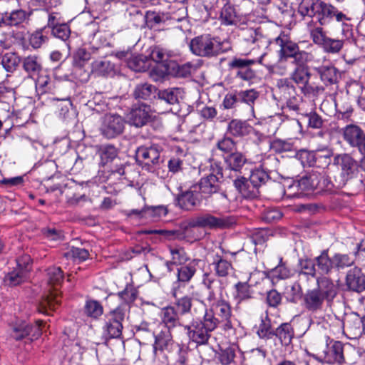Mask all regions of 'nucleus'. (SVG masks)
I'll use <instances>...</instances> for the list:
<instances>
[{
  "label": "nucleus",
  "mask_w": 365,
  "mask_h": 365,
  "mask_svg": "<svg viewBox=\"0 0 365 365\" xmlns=\"http://www.w3.org/2000/svg\"><path fill=\"white\" fill-rule=\"evenodd\" d=\"M48 82V78L47 76H40L39 74L38 76H35V78L27 79V84L34 85L36 89L40 91L41 93L46 92V87Z\"/></svg>",
  "instance_id": "obj_62"
},
{
  "label": "nucleus",
  "mask_w": 365,
  "mask_h": 365,
  "mask_svg": "<svg viewBox=\"0 0 365 365\" xmlns=\"http://www.w3.org/2000/svg\"><path fill=\"white\" fill-rule=\"evenodd\" d=\"M150 107L144 103L133 106L128 114L129 123L135 127L143 126L150 120Z\"/></svg>",
  "instance_id": "obj_14"
},
{
  "label": "nucleus",
  "mask_w": 365,
  "mask_h": 365,
  "mask_svg": "<svg viewBox=\"0 0 365 365\" xmlns=\"http://www.w3.org/2000/svg\"><path fill=\"white\" fill-rule=\"evenodd\" d=\"M311 73L307 66L296 67L290 75V81H294L305 96H317L324 91L321 86L309 83Z\"/></svg>",
  "instance_id": "obj_6"
},
{
  "label": "nucleus",
  "mask_w": 365,
  "mask_h": 365,
  "mask_svg": "<svg viewBox=\"0 0 365 365\" xmlns=\"http://www.w3.org/2000/svg\"><path fill=\"white\" fill-rule=\"evenodd\" d=\"M235 187L245 198H250L257 196V188L251 184V180L243 177L234 181Z\"/></svg>",
  "instance_id": "obj_27"
},
{
  "label": "nucleus",
  "mask_w": 365,
  "mask_h": 365,
  "mask_svg": "<svg viewBox=\"0 0 365 365\" xmlns=\"http://www.w3.org/2000/svg\"><path fill=\"white\" fill-rule=\"evenodd\" d=\"M312 58L311 53L299 50L292 58H293V63L296 65V67H299L305 66V64L311 61Z\"/></svg>",
  "instance_id": "obj_63"
},
{
  "label": "nucleus",
  "mask_w": 365,
  "mask_h": 365,
  "mask_svg": "<svg viewBox=\"0 0 365 365\" xmlns=\"http://www.w3.org/2000/svg\"><path fill=\"white\" fill-rule=\"evenodd\" d=\"M344 39H334L329 37L325 40L322 47L324 50L330 53H337L343 48Z\"/></svg>",
  "instance_id": "obj_48"
},
{
  "label": "nucleus",
  "mask_w": 365,
  "mask_h": 365,
  "mask_svg": "<svg viewBox=\"0 0 365 365\" xmlns=\"http://www.w3.org/2000/svg\"><path fill=\"white\" fill-rule=\"evenodd\" d=\"M91 58V53L84 48H80L73 55V64L82 67Z\"/></svg>",
  "instance_id": "obj_55"
},
{
  "label": "nucleus",
  "mask_w": 365,
  "mask_h": 365,
  "mask_svg": "<svg viewBox=\"0 0 365 365\" xmlns=\"http://www.w3.org/2000/svg\"><path fill=\"white\" fill-rule=\"evenodd\" d=\"M41 321H37L34 325H27L24 327V339L27 338L29 341L38 339L41 334Z\"/></svg>",
  "instance_id": "obj_51"
},
{
  "label": "nucleus",
  "mask_w": 365,
  "mask_h": 365,
  "mask_svg": "<svg viewBox=\"0 0 365 365\" xmlns=\"http://www.w3.org/2000/svg\"><path fill=\"white\" fill-rule=\"evenodd\" d=\"M277 86L280 93L281 100L289 99L296 95V88L288 78L278 80Z\"/></svg>",
  "instance_id": "obj_33"
},
{
  "label": "nucleus",
  "mask_w": 365,
  "mask_h": 365,
  "mask_svg": "<svg viewBox=\"0 0 365 365\" xmlns=\"http://www.w3.org/2000/svg\"><path fill=\"white\" fill-rule=\"evenodd\" d=\"M227 129L234 136H244L249 134L252 128L245 121L234 119L229 123Z\"/></svg>",
  "instance_id": "obj_31"
},
{
  "label": "nucleus",
  "mask_w": 365,
  "mask_h": 365,
  "mask_svg": "<svg viewBox=\"0 0 365 365\" xmlns=\"http://www.w3.org/2000/svg\"><path fill=\"white\" fill-rule=\"evenodd\" d=\"M196 272L195 265L187 264L181 266L178 269V283L186 284L189 282Z\"/></svg>",
  "instance_id": "obj_39"
},
{
  "label": "nucleus",
  "mask_w": 365,
  "mask_h": 365,
  "mask_svg": "<svg viewBox=\"0 0 365 365\" xmlns=\"http://www.w3.org/2000/svg\"><path fill=\"white\" fill-rule=\"evenodd\" d=\"M240 101L246 103L248 105L254 103L255 101L258 98V93L253 89L240 91L237 93Z\"/></svg>",
  "instance_id": "obj_64"
},
{
  "label": "nucleus",
  "mask_w": 365,
  "mask_h": 365,
  "mask_svg": "<svg viewBox=\"0 0 365 365\" xmlns=\"http://www.w3.org/2000/svg\"><path fill=\"white\" fill-rule=\"evenodd\" d=\"M236 289L235 299L238 302L250 299L252 297V291L247 282H238L235 286Z\"/></svg>",
  "instance_id": "obj_44"
},
{
  "label": "nucleus",
  "mask_w": 365,
  "mask_h": 365,
  "mask_svg": "<svg viewBox=\"0 0 365 365\" xmlns=\"http://www.w3.org/2000/svg\"><path fill=\"white\" fill-rule=\"evenodd\" d=\"M138 292L132 287H126L125 289L118 293V296L123 301L120 306H125L128 311V304L132 303L137 298Z\"/></svg>",
  "instance_id": "obj_50"
},
{
  "label": "nucleus",
  "mask_w": 365,
  "mask_h": 365,
  "mask_svg": "<svg viewBox=\"0 0 365 365\" xmlns=\"http://www.w3.org/2000/svg\"><path fill=\"white\" fill-rule=\"evenodd\" d=\"M24 71L29 74L28 79L35 78L41 71V66L36 56H28L24 59Z\"/></svg>",
  "instance_id": "obj_42"
},
{
  "label": "nucleus",
  "mask_w": 365,
  "mask_h": 365,
  "mask_svg": "<svg viewBox=\"0 0 365 365\" xmlns=\"http://www.w3.org/2000/svg\"><path fill=\"white\" fill-rule=\"evenodd\" d=\"M61 296L56 289L50 291L49 294L40 302L38 310L39 312L50 314L49 312H55L61 306Z\"/></svg>",
  "instance_id": "obj_20"
},
{
  "label": "nucleus",
  "mask_w": 365,
  "mask_h": 365,
  "mask_svg": "<svg viewBox=\"0 0 365 365\" xmlns=\"http://www.w3.org/2000/svg\"><path fill=\"white\" fill-rule=\"evenodd\" d=\"M22 280V271L21 269H19L8 273L4 277V282L6 285L12 287L19 284Z\"/></svg>",
  "instance_id": "obj_56"
},
{
  "label": "nucleus",
  "mask_w": 365,
  "mask_h": 365,
  "mask_svg": "<svg viewBox=\"0 0 365 365\" xmlns=\"http://www.w3.org/2000/svg\"><path fill=\"white\" fill-rule=\"evenodd\" d=\"M220 323H222V322L217 319L213 312L210 309L206 310L202 324L210 333L215 330Z\"/></svg>",
  "instance_id": "obj_49"
},
{
  "label": "nucleus",
  "mask_w": 365,
  "mask_h": 365,
  "mask_svg": "<svg viewBox=\"0 0 365 365\" xmlns=\"http://www.w3.org/2000/svg\"><path fill=\"white\" fill-rule=\"evenodd\" d=\"M48 281L50 284L58 285L63 279V272L60 267H53L47 269Z\"/></svg>",
  "instance_id": "obj_53"
},
{
  "label": "nucleus",
  "mask_w": 365,
  "mask_h": 365,
  "mask_svg": "<svg viewBox=\"0 0 365 365\" xmlns=\"http://www.w3.org/2000/svg\"><path fill=\"white\" fill-rule=\"evenodd\" d=\"M153 61L158 63H169V58L172 56L171 52L164 50L160 47L154 48L150 54Z\"/></svg>",
  "instance_id": "obj_47"
},
{
  "label": "nucleus",
  "mask_w": 365,
  "mask_h": 365,
  "mask_svg": "<svg viewBox=\"0 0 365 365\" xmlns=\"http://www.w3.org/2000/svg\"><path fill=\"white\" fill-rule=\"evenodd\" d=\"M355 261L354 256L350 254L336 253L333 256L334 268L336 269H343L346 267H351Z\"/></svg>",
  "instance_id": "obj_38"
},
{
  "label": "nucleus",
  "mask_w": 365,
  "mask_h": 365,
  "mask_svg": "<svg viewBox=\"0 0 365 365\" xmlns=\"http://www.w3.org/2000/svg\"><path fill=\"white\" fill-rule=\"evenodd\" d=\"M216 274L220 277H227L233 269L230 262L217 255L212 263Z\"/></svg>",
  "instance_id": "obj_36"
},
{
  "label": "nucleus",
  "mask_w": 365,
  "mask_h": 365,
  "mask_svg": "<svg viewBox=\"0 0 365 365\" xmlns=\"http://www.w3.org/2000/svg\"><path fill=\"white\" fill-rule=\"evenodd\" d=\"M322 81L327 85L336 83L338 79L337 69L331 66H323L317 68Z\"/></svg>",
  "instance_id": "obj_34"
},
{
  "label": "nucleus",
  "mask_w": 365,
  "mask_h": 365,
  "mask_svg": "<svg viewBox=\"0 0 365 365\" xmlns=\"http://www.w3.org/2000/svg\"><path fill=\"white\" fill-rule=\"evenodd\" d=\"M138 162L146 165H156L160 163V153L157 147H140L135 153Z\"/></svg>",
  "instance_id": "obj_15"
},
{
  "label": "nucleus",
  "mask_w": 365,
  "mask_h": 365,
  "mask_svg": "<svg viewBox=\"0 0 365 365\" xmlns=\"http://www.w3.org/2000/svg\"><path fill=\"white\" fill-rule=\"evenodd\" d=\"M317 288L322 296L327 299V302H330L336 297L337 294V287L334 284L332 280L327 277L318 278L317 279Z\"/></svg>",
  "instance_id": "obj_24"
},
{
  "label": "nucleus",
  "mask_w": 365,
  "mask_h": 365,
  "mask_svg": "<svg viewBox=\"0 0 365 365\" xmlns=\"http://www.w3.org/2000/svg\"><path fill=\"white\" fill-rule=\"evenodd\" d=\"M175 346L170 330L165 329L155 336L153 350L155 355L164 351H170Z\"/></svg>",
  "instance_id": "obj_22"
},
{
  "label": "nucleus",
  "mask_w": 365,
  "mask_h": 365,
  "mask_svg": "<svg viewBox=\"0 0 365 365\" xmlns=\"http://www.w3.org/2000/svg\"><path fill=\"white\" fill-rule=\"evenodd\" d=\"M170 254L174 264H184L189 259L185 250L182 247L170 249Z\"/></svg>",
  "instance_id": "obj_59"
},
{
  "label": "nucleus",
  "mask_w": 365,
  "mask_h": 365,
  "mask_svg": "<svg viewBox=\"0 0 365 365\" xmlns=\"http://www.w3.org/2000/svg\"><path fill=\"white\" fill-rule=\"evenodd\" d=\"M71 31L66 24H61L52 29V34L63 41H66L70 36Z\"/></svg>",
  "instance_id": "obj_60"
},
{
  "label": "nucleus",
  "mask_w": 365,
  "mask_h": 365,
  "mask_svg": "<svg viewBox=\"0 0 365 365\" xmlns=\"http://www.w3.org/2000/svg\"><path fill=\"white\" fill-rule=\"evenodd\" d=\"M235 223L232 217H215L210 214H204L190 219L186 227V231L196 227H209L210 229H225Z\"/></svg>",
  "instance_id": "obj_3"
},
{
  "label": "nucleus",
  "mask_w": 365,
  "mask_h": 365,
  "mask_svg": "<svg viewBox=\"0 0 365 365\" xmlns=\"http://www.w3.org/2000/svg\"><path fill=\"white\" fill-rule=\"evenodd\" d=\"M250 180H251V184H253L258 188L261 185L264 184L269 180V175L263 170L256 169L252 172Z\"/></svg>",
  "instance_id": "obj_52"
},
{
  "label": "nucleus",
  "mask_w": 365,
  "mask_h": 365,
  "mask_svg": "<svg viewBox=\"0 0 365 365\" xmlns=\"http://www.w3.org/2000/svg\"><path fill=\"white\" fill-rule=\"evenodd\" d=\"M210 310L214 313L219 320L224 323L225 327L230 328L232 327L230 318L232 317V310L230 303L220 296L213 301L207 302Z\"/></svg>",
  "instance_id": "obj_12"
},
{
  "label": "nucleus",
  "mask_w": 365,
  "mask_h": 365,
  "mask_svg": "<svg viewBox=\"0 0 365 365\" xmlns=\"http://www.w3.org/2000/svg\"><path fill=\"white\" fill-rule=\"evenodd\" d=\"M85 312L87 316L96 319L103 312L102 305L96 300H88L85 304Z\"/></svg>",
  "instance_id": "obj_46"
},
{
  "label": "nucleus",
  "mask_w": 365,
  "mask_h": 365,
  "mask_svg": "<svg viewBox=\"0 0 365 365\" xmlns=\"http://www.w3.org/2000/svg\"><path fill=\"white\" fill-rule=\"evenodd\" d=\"M125 120L118 114L108 113L101 118L100 132L108 139L114 138L123 133Z\"/></svg>",
  "instance_id": "obj_7"
},
{
  "label": "nucleus",
  "mask_w": 365,
  "mask_h": 365,
  "mask_svg": "<svg viewBox=\"0 0 365 365\" xmlns=\"http://www.w3.org/2000/svg\"><path fill=\"white\" fill-rule=\"evenodd\" d=\"M275 43L279 47L278 56H281L286 60L289 58H292L299 50L298 45L289 41L285 35L279 36L276 38Z\"/></svg>",
  "instance_id": "obj_21"
},
{
  "label": "nucleus",
  "mask_w": 365,
  "mask_h": 365,
  "mask_svg": "<svg viewBox=\"0 0 365 365\" xmlns=\"http://www.w3.org/2000/svg\"><path fill=\"white\" fill-rule=\"evenodd\" d=\"M271 148L277 153L291 151L294 149V145L289 140L276 139L271 144Z\"/></svg>",
  "instance_id": "obj_57"
},
{
  "label": "nucleus",
  "mask_w": 365,
  "mask_h": 365,
  "mask_svg": "<svg viewBox=\"0 0 365 365\" xmlns=\"http://www.w3.org/2000/svg\"><path fill=\"white\" fill-rule=\"evenodd\" d=\"M315 259L316 265L317 266V270L322 274H326L331 272L334 268L333 261V257L329 258L327 251H323L321 255Z\"/></svg>",
  "instance_id": "obj_35"
},
{
  "label": "nucleus",
  "mask_w": 365,
  "mask_h": 365,
  "mask_svg": "<svg viewBox=\"0 0 365 365\" xmlns=\"http://www.w3.org/2000/svg\"><path fill=\"white\" fill-rule=\"evenodd\" d=\"M324 302H327V299L316 289L308 290L304 296V305L307 310L312 312L321 311Z\"/></svg>",
  "instance_id": "obj_19"
},
{
  "label": "nucleus",
  "mask_w": 365,
  "mask_h": 365,
  "mask_svg": "<svg viewBox=\"0 0 365 365\" xmlns=\"http://www.w3.org/2000/svg\"><path fill=\"white\" fill-rule=\"evenodd\" d=\"M264 56L265 54H262L259 60V62L261 64H264L268 69V71L274 74H278L280 76H284L286 74L287 71V68L286 66L287 61L285 58L279 56V59L276 63L269 64L264 63Z\"/></svg>",
  "instance_id": "obj_37"
},
{
  "label": "nucleus",
  "mask_w": 365,
  "mask_h": 365,
  "mask_svg": "<svg viewBox=\"0 0 365 365\" xmlns=\"http://www.w3.org/2000/svg\"><path fill=\"white\" fill-rule=\"evenodd\" d=\"M225 162L230 170L239 173L245 165L251 163L250 160L244 153L236 150L226 157Z\"/></svg>",
  "instance_id": "obj_25"
},
{
  "label": "nucleus",
  "mask_w": 365,
  "mask_h": 365,
  "mask_svg": "<svg viewBox=\"0 0 365 365\" xmlns=\"http://www.w3.org/2000/svg\"><path fill=\"white\" fill-rule=\"evenodd\" d=\"M346 285L349 289L359 293L365 290V275L361 269L354 267L348 271L346 276Z\"/></svg>",
  "instance_id": "obj_17"
},
{
  "label": "nucleus",
  "mask_w": 365,
  "mask_h": 365,
  "mask_svg": "<svg viewBox=\"0 0 365 365\" xmlns=\"http://www.w3.org/2000/svg\"><path fill=\"white\" fill-rule=\"evenodd\" d=\"M192 299L188 296H184L176 300L175 304L181 315L185 314L190 311Z\"/></svg>",
  "instance_id": "obj_58"
},
{
  "label": "nucleus",
  "mask_w": 365,
  "mask_h": 365,
  "mask_svg": "<svg viewBox=\"0 0 365 365\" xmlns=\"http://www.w3.org/2000/svg\"><path fill=\"white\" fill-rule=\"evenodd\" d=\"M196 185L198 187L199 192L206 195L216 193L220 187L219 178L214 174H210L202 178Z\"/></svg>",
  "instance_id": "obj_26"
},
{
  "label": "nucleus",
  "mask_w": 365,
  "mask_h": 365,
  "mask_svg": "<svg viewBox=\"0 0 365 365\" xmlns=\"http://www.w3.org/2000/svg\"><path fill=\"white\" fill-rule=\"evenodd\" d=\"M299 274L309 275L312 277H315L317 269L315 268V259L309 258L300 259L299 260Z\"/></svg>",
  "instance_id": "obj_40"
},
{
  "label": "nucleus",
  "mask_w": 365,
  "mask_h": 365,
  "mask_svg": "<svg viewBox=\"0 0 365 365\" xmlns=\"http://www.w3.org/2000/svg\"><path fill=\"white\" fill-rule=\"evenodd\" d=\"M299 12L302 16L316 17L320 26L329 24L334 19L336 22L351 20L336 6L322 0H302L299 6Z\"/></svg>",
  "instance_id": "obj_1"
},
{
  "label": "nucleus",
  "mask_w": 365,
  "mask_h": 365,
  "mask_svg": "<svg viewBox=\"0 0 365 365\" xmlns=\"http://www.w3.org/2000/svg\"><path fill=\"white\" fill-rule=\"evenodd\" d=\"M198 192V187L192 185L189 190L182 191L178 194L175 197L177 205L183 210H191L195 207L200 205L202 197Z\"/></svg>",
  "instance_id": "obj_13"
},
{
  "label": "nucleus",
  "mask_w": 365,
  "mask_h": 365,
  "mask_svg": "<svg viewBox=\"0 0 365 365\" xmlns=\"http://www.w3.org/2000/svg\"><path fill=\"white\" fill-rule=\"evenodd\" d=\"M127 65L135 72H143L150 66V60L143 56H133L128 58Z\"/></svg>",
  "instance_id": "obj_32"
},
{
  "label": "nucleus",
  "mask_w": 365,
  "mask_h": 365,
  "mask_svg": "<svg viewBox=\"0 0 365 365\" xmlns=\"http://www.w3.org/2000/svg\"><path fill=\"white\" fill-rule=\"evenodd\" d=\"M125 306H118L106 315L103 327L104 334L110 338H119L122 334L123 322L126 316Z\"/></svg>",
  "instance_id": "obj_5"
},
{
  "label": "nucleus",
  "mask_w": 365,
  "mask_h": 365,
  "mask_svg": "<svg viewBox=\"0 0 365 365\" xmlns=\"http://www.w3.org/2000/svg\"><path fill=\"white\" fill-rule=\"evenodd\" d=\"M187 336L190 340L199 345L207 343L210 336V332L204 327L202 322H192L190 326H185Z\"/></svg>",
  "instance_id": "obj_16"
},
{
  "label": "nucleus",
  "mask_w": 365,
  "mask_h": 365,
  "mask_svg": "<svg viewBox=\"0 0 365 365\" xmlns=\"http://www.w3.org/2000/svg\"><path fill=\"white\" fill-rule=\"evenodd\" d=\"M1 63L3 66L9 71L14 69L18 65L19 59L15 53H6L2 57Z\"/></svg>",
  "instance_id": "obj_61"
},
{
  "label": "nucleus",
  "mask_w": 365,
  "mask_h": 365,
  "mask_svg": "<svg viewBox=\"0 0 365 365\" xmlns=\"http://www.w3.org/2000/svg\"><path fill=\"white\" fill-rule=\"evenodd\" d=\"M176 63L170 61L169 63H158L150 72V78L155 81H159L165 76L171 74V69H175Z\"/></svg>",
  "instance_id": "obj_29"
},
{
  "label": "nucleus",
  "mask_w": 365,
  "mask_h": 365,
  "mask_svg": "<svg viewBox=\"0 0 365 365\" xmlns=\"http://www.w3.org/2000/svg\"><path fill=\"white\" fill-rule=\"evenodd\" d=\"M144 212L145 214V219L157 220L159 218L165 216L168 213V210L163 205L151 207L145 206Z\"/></svg>",
  "instance_id": "obj_45"
},
{
  "label": "nucleus",
  "mask_w": 365,
  "mask_h": 365,
  "mask_svg": "<svg viewBox=\"0 0 365 365\" xmlns=\"http://www.w3.org/2000/svg\"><path fill=\"white\" fill-rule=\"evenodd\" d=\"M220 19L222 24L226 26L235 25L238 17L235 9L231 6H225L221 11Z\"/></svg>",
  "instance_id": "obj_41"
},
{
  "label": "nucleus",
  "mask_w": 365,
  "mask_h": 365,
  "mask_svg": "<svg viewBox=\"0 0 365 365\" xmlns=\"http://www.w3.org/2000/svg\"><path fill=\"white\" fill-rule=\"evenodd\" d=\"M190 48L194 54L202 57L216 56L225 51L222 43L208 35L197 36L192 39Z\"/></svg>",
  "instance_id": "obj_2"
},
{
  "label": "nucleus",
  "mask_w": 365,
  "mask_h": 365,
  "mask_svg": "<svg viewBox=\"0 0 365 365\" xmlns=\"http://www.w3.org/2000/svg\"><path fill=\"white\" fill-rule=\"evenodd\" d=\"M343 138L353 148H356L359 153L365 155V132L357 125L349 124L343 128Z\"/></svg>",
  "instance_id": "obj_8"
},
{
  "label": "nucleus",
  "mask_w": 365,
  "mask_h": 365,
  "mask_svg": "<svg viewBox=\"0 0 365 365\" xmlns=\"http://www.w3.org/2000/svg\"><path fill=\"white\" fill-rule=\"evenodd\" d=\"M315 358L327 364L341 365L344 362V345L339 341H331L322 354Z\"/></svg>",
  "instance_id": "obj_9"
},
{
  "label": "nucleus",
  "mask_w": 365,
  "mask_h": 365,
  "mask_svg": "<svg viewBox=\"0 0 365 365\" xmlns=\"http://www.w3.org/2000/svg\"><path fill=\"white\" fill-rule=\"evenodd\" d=\"M202 283L208 291L206 298L207 302L213 301L215 299L222 296L223 287L222 282L210 273H205L203 274Z\"/></svg>",
  "instance_id": "obj_18"
},
{
  "label": "nucleus",
  "mask_w": 365,
  "mask_h": 365,
  "mask_svg": "<svg viewBox=\"0 0 365 365\" xmlns=\"http://www.w3.org/2000/svg\"><path fill=\"white\" fill-rule=\"evenodd\" d=\"M334 164L337 165L340 170L341 181L339 186H344L349 181L358 177V163L350 154L336 155L334 158Z\"/></svg>",
  "instance_id": "obj_4"
},
{
  "label": "nucleus",
  "mask_w": 365,
  "mask_h": 365,
  "mask_svg": "<svg viewBox=\"0 0 365 365\" xmlns=\"http://www.w3.org/2000/svg\"><path fill=\"white\" fill-rule=\"evenodd\" d=\"M329 184V180L325 175L317 171H312L297 182V186L301 191H311L316 189L324 190L328 187Z\"/></svg>",
  "instance_id": "obj_11"
},
{
  "label": "nucleus",
  "mask_w": 365,
  "mask_h": 365,
  "mask_svg": "<svg viewBox=\"0 0 365 365\" xmlns=\"http://www.w3.org/2000/svg\"><path fill=\"white\" fill-rule=\"evenodd\" d=\"M274 331L271 324V320L267 312L261 317V322L257 328V334L260 339H269L274 335Z\"/></svg>",
  "instance_id": "obj_30"
},
{
  "label": "nucleus",
  "mask_w": 365,
  "mask_h": 365,
  "mask_svg": "<svg viewBox=\"0 0 365 365\" xmlns=\"http://www.w3.org/2000/svg\"><path fill=\"white\" fill-rule=\"evenodd\" d=\"M217 148L225 153L231 154L236 150V143L232 138L224 137L217 142Z\"/></svg>",
  "instance_id": "obj_54"
},
{
  "label": "nucleus",
  "mask_w": 365,
  "mask_h": 365,
  "mask_svg": "<svg viewBox=\"0 0 365 365\" xmlns=\"http://www.w3.org/2000/svg\"><path fill=\"white\" fill-rule=\"evenodd\" d=\"M155 88L148 83H140L135 86L133 96L135 99L148 100L150 98Z\"/></svg>",
  "instance_id": "obj_43"
},
{
  "label": "nucleus",
  "mask_w": 365,
  "mask_h": 365,
  "mask_svg": "<svg viewBox=\"0 0 365 365\" xmlns=\"http://www.w3.org/2000/svg\"><path fill=\"white\" fill-rule=\"evenodd\" d=\"M240 36L242 41L252 49L266 48L270 43L269 39L259 28H242Z\"/></svg>",
  "instance_id": "obj_10"
},
{
  "label": "nucleus",
  "mask_w": 365,
  "mask_h": 365,
  "mask_svg": "<svg viewBox=\"0 0 365 365\" xmlns=\"http://www.w3.org/2000/svg\"><path fill=\"white\" fill-rule=\"evenodd\" d=\"M280 341L282 345L288 346L294 336V329L289 323H282L274 331V335Z\"/></svg>",
  "instance_id": "obj_28"
},
{
  "label": "nucleus",
  "mask_w": 365,
  "mask_h": 365,
  "mask_svg": "<svg viewBox=\"0 0 365 365\" xmlns=\"http://www.w3.org/2000/svg\"><path fill=\"white\" fill-rule=\"evenodd\" d=\"M180 315L181 314L176 311L175 308L172 306L164 307L160 312L162 323L165 324L168 330L181 326Z\"/></svg>",
  "instance_id": "obj_23"
}]
</instances>
